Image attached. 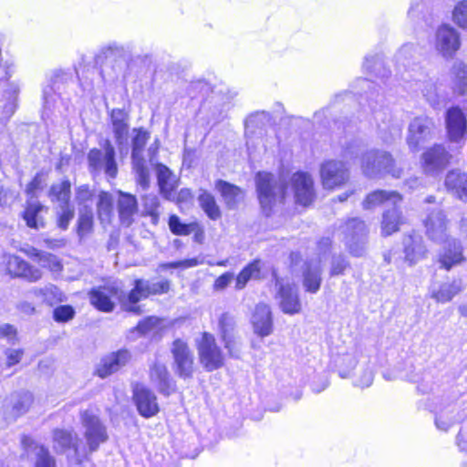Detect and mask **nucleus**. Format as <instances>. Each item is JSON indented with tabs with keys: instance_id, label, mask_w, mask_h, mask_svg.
Instances as JSON below:
<instances>
[{
	"instance_id": "nucleus-47",
	"label": "nucleus",
	"mask_w": 467,
	"mask_h": 467,
	"mask_svg": "<svg viewBox=\"0 0 467 467\" xmlns=\"http://www.w3.org/2000/svg\"><path fill=\"white\" fill-rule=\"evenodd\" d=\"M165 320L157 317H148L143 320L140 321L135 330L140 335H146L150 332H157L163 329L166 326Z\"/></svg>"
},
{
	"instance_id": "nucleus-18",
	"label": "nucleus",
	"mask_w": 467,
	"mask_h": 467,
	"mask_svg": "<svg viewBox=\"0 0 467 467\" xmlns=\"http://www.w3.org/2000/svg\"><path fill=\"white\" fill-rule=\"evenodd\" d=\"M322 283V265L319 256L306 261L302 266V285L306 292L317 294Z\"/></svg>"
},
{
	"instance_id": "nucleus-26",
	"label": "nucleus",
	"mask_w": 467,
	"mask_h": 467,
	"mask_svg": "<svg viewBox=\"0 0 467 467\" xmlns=\"http://www.w3.org/2000/svg\"><path fill=\"white\" fill-rule=\"evenodd\" d=\"M423 167L426 172L431 173L442 170L450 160V154L442 145H435L424 152Z\"/></svg>"
},
{
	"instance_id": "nucleus-11",
	"label": "nucleus",
	"mask_w": 467,
	"mask_h": 467,
	"mask_svg": "<svg viewBox=\"0 0 467 467\" xmlns=\"http://www.w3.org/2000/svg\"><path fill=\"white\" fill-rule=\"evenodd\" d=\"M171 352L173 358L175 373L183 379L192 378L194 358L187 343L182 339H175L171 345Z\"/></svg>"
},
{
	"instance_id": "nucleus-39",
	"label": "nucleus",
	"mask_w": 467,
	"mask_h": 467,
	"mask_svg": "<svg viewBox=\"0 0 467 467\" xmlns=\"http://www.w3.org/2000/svg\"><path fill=\"white\" fill-rule=\"evenodd\" d=\"M451 85L454 94L463 95L467 89V67L462 62H455L451 70Z\"/></svg>"
},
{
	"instance_id": "nucleus-28",
	"label": "nucleus",
	"mask_w": 467,
	"mask_h": 467,
	"mask_svg": "<svg viewBox=\"0 0 467 467\" xmlns=\"http://www.w3.org/2000/svg\"><path fill=\"white\" fill-rule=\"evenodd\" d=\"M77 444H80V440L72 430L55 429L52 431V447L56 453L62 454L72 449L75 454Z\"/></svg>"
},
{
	"instance_id": "nucleus-43",
	"label": "nucleus",
	"mask_w": 467,
	"mask_h": 467,
	"mask_svg": "<svg viewBox=\"0 0 467 467\" xmlns=\"http://www.w3.org/2000/svg\"><path fill=\"white\" fill-rule=\"evenodd\" d=\"M168 225L173 234L180 236H187L192 232L199 231V223L197 222L184 223L181 221L180 217L175 214L170 216Z\"/></svg>"
},
{
	"instance_id": "nucleus-64",
	"label": "nucleus",
	"mask_w": 467,
	"mask_h": 467,
	"mask_svg": "<svg viewBox=\"0 0 467 467\" xmlns=\"http://www.w3.org/2000/svg\"><path fill=\"white\" fill-rule=\"evenodd\" d=\"M103 54L108 56H122L125 53V48L123 46L113 42L109 43L108 46L102 48Z\"/></svg>"
},
{
	"instance_id": "nucleus-52",
	"label": "nucleus",
	"mask_w": 467,
	"mask_h": 467,
	"mask_svg": "<svg viewBox=\"0 0 467 467\" xmlns=\"http://www.w3.org/2000/svg\"><path fill=\"white\" fill-rule=\"evenodd\" d=\"M74 209L68 205H60L57 212V225L60 229H67L70 221L74 217Z\"/></svg>"
},
{
	"instance_id": "nucleus-5",
	"label": "nucleus",
	"mask_w": 467,
	"mask_h": 467,
	"mask_svg": "<svg viewBox=\"0 0 467 467\" xmlns=\"http://www.w3.org/2000/svg\"><path fill=\"white\" fill-rule=\"evenodd\" d=\"M170 290V281L161 280L153 282L150 280H135L134 288L129 293L127 298L122 301V307L125 311L134 314L141 312L140 306L136 304L150 295L165 294Z\"/></svg>"
},
{
	"instance_id": "nucleus-36",
	"label": "nucleus",
	"mask_w": 467,
	"mask_h": 467,
	"mask_svg": "<svg viewBox=\"0 0 467 467\" xmlns=\"http://www.w3.org/2000/svg\"><path fill=\"white\" fill-rule=\"evenodd\" d=\"M262 267L263 263L259 259L249 263L236 276L235 289L243 290L249 281L261 279Z\"/></svg>"
},
{
	"instance_id": "nucleus-41",
	"label": "nucleus",
	"mask_w": 467,
	"mask_h": 467,
	"mask_svg": "<svg viewBox=\"0 0 467 467\" xmlns=\"http://www.w3.org/2000/svg\"><path fill=\"white\" fill-rule=\"evenodd\" d=\"M198 202L205 214L212 220H217L221 217V210L215 198L207 191L200 190Z\"/></svg>"
},
{
	"instance_id": "nucleus-19",
	"label": "nucleus",
	"mask_w": 467,
	"mask_h": 467,
	"mask_svg": "<svg viewBox=\"0 0 467 467\" xmlns=\"http://www.w3.org/2000/svg\"><path fill=\"white\" fill-rule=\"evenodd\" d=\"M110 123L115 142L120 152H128V134H129V115L120 109H113L110 112Z\"/></svg>"
},
{
	"instance_id": "nucleus-24",
	"label": "nucleus",
	"mask_w": 467,
	"mask_h": 467,
	"mask_svg": "<svg viewBox=\"0 0 467 467\" xmlns=\"http://www.w3.org/2000/svg\"><path fill=\"white\" fill-rule=\"evenodd\" d=\"M254 331L258 336L267 337L273 332V317L270 306L260 303L256 305L252 317Z\"/></svg>"
},
{
	"instance_id": "nucleus-12",
	"label": "nucleus",
	"mask_w": 467,
	"mask_h": 467,
	"mask_svg": "<svg viewBox=\"0 0 467 467\" xmlns=\"http://www.w3.org/2000/svg\"><path fill=\"white\" fill-rule=\"evenodd\" d=\"M461 47L460 34L449 25L441 26L435 35V50L444 58H451Z\"/></svg>"
},
{
	"instance_id": "nucleus-56",
	"label": "nucleus",
	"mask_w": 467,
	"mask_h": 467,
	"mask_svg": "<svg viewBox=\"0 0 467 467\" xmlns=\"http://www.w3.org/2000/svg\"><path fill=\"white\" fill-rule=\"evenodd\" d=\"M224 348L227 349L230 357L238 358L241 354V343L235 335L222 338Z\"/></svg>"
},
{
	"instance_id": "nucleus-14",
	"label": "nucleus",
	"mask_w": 467,
	"mask_h": 467,
	"mask_svg": "<svg viewBox=\"0 0 467 467\" xmlns=\"http://www.w3.org/2000/svg\"><path fill=\"white\" fill-rule=\"evenodd\" d=\"M0 263L5 265L6 271L13 276L23 277L30 282H36L42 277V272L29 265L19 256L3 254L0 255Z\"/></svg>"
},
{
	"instance_id": "nucleus-62",
	"label": "nucleus",
	"mask_w": 467,
	"mask_h": 467,
	"mask_svg": "<svg viewBox=\"0 0 467 467\" xmlns=\"http://www.w3.org/2000/svg\"><path fill=\"white\" fill-rule=\"evenodd\" d=\"M24 352L22 349H12L8 348L5 350L6 356V366L12 367L16 364H18L22 359Z\"/></svg>"
},
{
	"instance_id": "nucleus-27",
	"label": "nucleus",
	"mask_w": 467,
	"mask_h": 467,
	"mask_svg": "<svg viewBox=\"0 0 467 467\" xmlns=\"http://www.w3.org/2000/svg\"><path fill=\"white\" fill-rule=\"evenodd\" d=\"M117 208L121 224L126 227L130 226L134 221V215L138 213L136 197L119 191Z\"/></svg>"
},
{
	"instance_id": "nucleus-3",
	"label": "nucleus",
	"mask_w": 467,
	"mask_h": 467,
	"mask_svg": "<svg viewBox=\"0 0 467 467\" xmlns=\"http://www.w3.org/2000/svg\"><path fill=\"white\" fill-rule=\"evenodd\" d=\"M361 170L365 176L376 178L383 174H390L399 178L400 169L397 168L392 156L384 150H370L361 157Z\"/></svg>"
},
{
	"instance_id": "nucleus-61",
	"label": "nucleus",
	"mask_w": 467,
	"mask_h": 467,
	"mask_svg": "<svg viewBox=\"0 0 467 467\" xmlns=\"http://www.w3.org/2000/svg\"><path fill=\"white\" fill-rule=\"evenodd\" d=\"M373 378V371L370 368H367L356 379V385L359 386L360 388H368L372 384Z\"/></svg>"
},
{
	"instance_id": "nucleus-59",
	"label": "nucleus",
	"mask_w": 467,
	"mask_h": 467,
	"mask_svg": "<svg viewBox=\"0 0 467 467\" xmlns=\"http://www.w3.org/2000/svg\"><path fill=\"white\" fill-rule=\"evenodd\" d=\"M234 279V274L232 272H226L221 275L213 283L214 291L224 290Z\"/></svg>"
},
{
	"instance_id": "nucleus-22",
	"label": "nucleus",
	"mask_w": 467,
	"mask_h": 467,
	"mask_svg": "<svg viewBox=\"0 0 467 467\" xmlns=\"http://www.w3.org/2000/svg\"><path fill=\"white\" fill-rule=\"evenodd\" d=\"M21 442L27 455L35 458V467H57L56 460L47 448L28 436H24Z\"/></svg>"
},
{
	"instance_id": "nucleus-63",
	"label": "nucleus",
	"mask_w": 467,
	"mask_h": 467,
	"mask_svg": "<svg viewBox=\"0 0 467 467\" xmlns=\"http://www.w3.org/2000/svg\"><path fill=\"white\" fill-rule=\"evenodd\" d=\"M92 197V192L88 185H81L76 190V200L79 204L85 203Z\"/></svg>"
},
{
	"instance_id": "nucleus-42",
	"label": "nucleus",
	"mask_w": 467,
	"mask_h": 467,
	"mask_svg": "<svg viewBox=\"0 0 467 467\" xmlns=\"http://www.w3.org/2000/svg\"><path fill=\"white\" fill-rule=\"evenodd\" d=\"M98 216L102 224L109 223L112 217L113 211V198L111 194L106 192H101L99 194L97 203Z\"/></svg>"
},
{
	"instance_id": "nucleus-6",
	"label": "nucleus",
	"mask_w": 467,
	"mask_h": 467,
	"mask_svg": "<svg viewBox=\"0 0 467 467\" xmlns=\"http://www.w3.org/2000/svg\"><path fill=\"white\" fill-rule=\"evenodd\" d=\"M135 133L132 138V168L136 174L137 182L143 189H147L150 184V171L143 157L144 147L147 144L150 134L143 129H134Z\"/></svg>"
},
{
	"instance_id": "nucleus-4",
	"label": "nucleus",
	"mask_w": 467,
	"mask_h": 467,
	"mask_svg": "<svg viewBox=\"0 0 467 467\" xmlns=\"http://www.w3.org/2000/svg\"><path fill=\"white\" fill-rule=\"evenodd\" d=\"M256 189L263 210L271 211L273 205L282 202L285 196V188L282 179L278 181L269 172H258L256 175Z\"/></svg>"
},
{
	"instance_id": "nucleus-8",
	"label": "nucleus",
	"mask_w": 467,
	"mask_h": 467,
	"mask_svg": "<svg viewBox=\"0 0 467 467\" xmlns=\"http://www.w3.org/2000/svg\"><path fill=\"white\" fill-rule=\"evenodd\" d=\"M88 161L93 172L104 171L110 178H115L118 173L115 150L109 140L105 141L103 150L92 149L88 154Z\"/></svg>"
},
{
	"instance_id": "nucleus-21",
	"label": "nucleus",
	"mask_w": 467,
	"mask_h": 467,
	"mask_svg": "<svg viewBox=\"0 0 467 467\" xmlns=\"http://www.w3.org/2000/svg\"><path fill=\"white\" fill-rule=\"evenodd\" d=\"M426 234L436 243L447 241L448 222L441 210L432 211L425 220Z\"/></svg>"
},
{
	"instance_id": "nucleus-17",
	"label": "nucleus",
	"mask_w": 467,
	"mask_h": 467,
	"mask_svg": "<svg viewBox=\"0 0 467 467\" xmlns=\"http://www.w3.org/2000/svg\"><path fill=\"white\" fill-rule=\"evenodd\" d=\"M290 182L296 202L304 206L309 205L315 198L312 177L306 172H296L293 174Z\"/></svg>"
},
{
	"instance_id": "nucleus-16",
	"label": "nucleus",
	"mask_w": 467,
	"mask_h": 467,
	"mask_svg": "<svg viewBox=\"0 0 467 467\" xmlns=\"http://www.w3.org/2000/svg\"><path fill=\"white\" fill-rule=\"evenodd\" d=\"M275 285L278 287L279 306L282 311L288 315H295L301 311L296 286L289 282L276 278Z\"/></svg>"
},
{
	"instance_id": "nucleus-25",
	"label": "nucleus",
	"mask_w": 467,
	"mask_h": 467,
	"mask_svg": "<svg viewBox=\"0 0 467 467\" xmlns=\"http://www.w3.org/2000/svg\"><path fill=\"white\" fill-rule=\"evenodd\" d=\"M130 355L127 350H119L104 357L97 368V374L100 378H106L125 366L130 360Z\"/></svg>"
},
{
	"instance_id": "nucleus-38",
	"label": "nucleus",
	"mask_w": 467,
	"mask_h": 467,
	"mask_svg": "<svg viewBox=\"0 0 467 467\" xmlns=\"http://www.w3.org/2000/svg\"><path fill=\"white\" fill-rule=\"evenodd\" d=\"M31 293L36 297L39 298L42 303H46L48 306H54L67 300V297L62 291L51 284H48L44 287H36L31 290Z\"/></svg>"
},
{
	"instance_id": "nucleus-55",
	"label": "nucleus",
	"mask_w": 467,
	"mask_h": 467,
	"mask_svg": "<svg viewBox=\"0 0 467 467\" xmlns=\"http://www.w3.org/2000/svg\"><path fill=\"white\" fill-rule=\"evenodd\" d=\"M38 262L43 267H47L52 272H59L62 269L60 261L52 254L42 253Z\"/></svg>"
},
{
	"instance_id": "nucleus-23",
	"label": "nucleus",
	"mask_w": 467,
	"mask_h": 467,
	"mask_svg": "<svg viewBox=\"0 0 467 467\" xmlns=\"http://www.w3.org/2000/svg\"><path fill=\"white\" fill-rule=\"evenodd\" d=\"M375 118L379 134L385 142H391L401 136L402 123L400 119L386 112H379Z\"/></svg>"
},
{
	"instance_id": "nucleus-44",
	"label": "nucleus",
	"mask_w": 467,
	"mask_h": 467,
	"mask_svg": "<svg viewBox=\"0 0 467 467\" xmlns=\"http://www.w3.org/2000/svg\"><path fill=\"white\" fill-rule=\"evenodd\" d=\"M93 230V212L90 208L85 206L79 211L78 219V235L83 239Z\"/></svg>"
},
{
	"instance_id": "nucleus-60",
	"label": "nucleus",
	"mask_w": 467,
	"mask_h": 467,
	"mask_svg": "<svg viewBox=\"0 0 467 467\" xmlns=\"http://www.w3.org/2000/svg\"><path fill=\"white\" fill-rule=\"evenodd\" d=\"M458 420L459 418L455 416L448 418L445 413H441L439 416L436 417L435 424L438 429L441 431H447Z\"/></svg>"
},
{
	"instance_id": "nucleus-29",
	"label": "nucleus",
	"mask_w": 467,
	"mask_h": 467,
	"mask_svg": "<svg viewBox=\"0 0 467 467\" xmlns=\"http://www.w3.org/2000/svg\"><path fill=\"white\" fill-rule=\"evenodd\" d=\"M150 380L163 395L169 396L175 390V386L165 365L155 363L150 368Z\"/></svg>"
},
{
	"instance_id": "nucleus-35",
	"label": "nucleus",
	"mask_w": 467,
	"mask_h": 467,
	"mask_svg": "<svg viewBox=\"0 0 467 467\" xmlns=\"http://www.w3.org/2000/svg\"><path fill=\"white\" fill-rule=\"evenodd\" d=\"M47 208L37 201L28 202L23 213V219L29 228L38 230L45 227L43 213H47Z\"/></svg>"
},
{
	"instance_id": "nucleus-34",
	"label": "nucleus",
	"mask_w": 467,
	"mask_h": 467,
	"mask_svg": "<svg viewBox=\"0 0 467 467\" xmlns=\"http://www.w3.org/2000/svg\"><path fill=\"white\" fill-rule=\"evenodd\" d=\"M116 295V291L109 287H99L90 291L89 300L97 309L111 312L114 308L112 297H115Z\"/></svg>"
},
{
	"instance_id": "nucleus-9",
	"label": "nucleus",
	"mask_w": 467,
	"mask_h": 467,
	"mask_svg": "<svg viewBox=\"0 0 467 467\" xmlns=\"http://www.w3.org/2000/svg\"><path fill=\"white\" fill-rule=\"evenodd\" d=\"M198 352L200 362L206 370L213 371L223 365V355L212 334H202L198 342Z\"/></svg>"
},
{
	"instance_id": "nucleus-50",
	"label": "nucleus",
	"mask_w": 467,
	"mask_h": 467,
	"mask_svg": "<svg viewBox=\"0 0 467 467\" xmlns=\"http://www.w3.org/2000/svg\"><path fill=\"white\" fill-rule=\"evenodd\" d=\"M19 86L15 83L8 85V88L5 90L8 101L4 106V113L9 118L12 116L16 109V99L19 93Z\"/></svg>"
},
{
	"instance_id": "nucleus-2",
	"label": "nucleus",
	"mask_w": 467,
	"mask_h": 467,
	"mask_svg": "<svg viewBox=\"0 0 467 467\" xmlns=\"http://www.w3.org/2000/svg\"><path fill=\"white\" fill-rule=\"evenodd\" d=\"M401 202V196L397 192L378 190L369 193L363 202L365 209H371L378 205L389 206L382 217V234L390 235L399 231L400 225L403 223V218L397 205Z\"/></svg>"
},
{
	"instance_id": "nucleus-40",
	"label": "nucleus",
	"mask_w": 467,
	"mask_h": 467,
	"mask_svg": "<svg viewBox=\"0 0 467 467\" xmlns=\"http://www.w3.org/2000/svg\"><path fill=\"white\" fill-rule=\"evenodd\" d=\"M462 289V283L460 279H455L451 283L442 284L439 289L431 290V297L438 303H447L451 301Z\"/></svg>"
},
{
	"instance_id": "nucleus-15",
	"label": "nucleus",
	"mask_w": 467,
	"mask_h": 467,
	"mask_svg": "<svg viewBox=\"0 0 467 467\" xmlns=\"http://www.w3.org/2000/svg\"><path fill=\"white\" fill-rule=\"evenodd\" d=\"M446 130L451 142L462 143L466 140L467 119L463 111L458 107H452L446 112Z\"/></svg>"
},
{
	"instance_id": "nucleus-10",
	"label": "nucleus",
	"mask_w": 467,
	"mask_h": 467,
	"mask_svg": "<svg viewBox=\"0 0 467 467\" xmlns=\"http://www.w3.org/2000/svg\"><path fill=\"white\" fill-rule=\"evenodd\" d=\"M320 178L325 189L334 190L348 181L349 172L344 162L331 160L321 164Z\"/></svg>"
},
{
	"instance_id": "nucleus-13",
	"label": "nucleus",
	"mask_w": 467,
	"mask_h": 467,
	"mask_svg": "<svg viewBox=\"0 0 467 467\" xmlns=\"http://www.w3.org/2000/svg\"><path fill=\"white\" fill-rule=\"evenodd\" d=\"M434 123L431 119L420 116L414 118L409 125L407 143L413 151L419 150L420 146L431 136Z\"/></svg>"
},
{
	"instance_id": "nucleus-1",
	"label": "nucleus",
	"mask_w": 467,
	"mask_h": 467,
	"mask_svg": "<svg viewBox=\"0 0 467 467\" xmlns=\"http://www.w3.org/2000/svg\"><path fill=\"white\" fill-rule=\"evenodd\" d=\"M80 420L84 428L86 444H82L80 441V444L75 445V462L77 464H81L89 454L96 451L100 444L108 440L106 427L92 410L82 411Z\"/></svg>"
},
{
	"instance_id": "nucleus-30",
	"label": "nucleus",
	"mask_w": 467,
	"mask_h": 467,
	"mask_svg": "<svg viewBox=\"0 0 467 467\" xmlns=\"http://www.w3.org/2000/svg\"><path fill=\"white\" fill-rule=\"evenodd\" d=\"M447 245L444 247L443 253L440 254L439 262L446 270L451 269L453 266L462 264L465 258L462 254V246L458 240H448Z\"/></svg>"
},
{
	"instance_id": "nucleus-51",
	"label": "nucleus",
	"mask_w": 467,
	"mask_h": 467,
	"mask_svg": "<svg viewBox=\"0 0 467 467\" xmlns=\"http://www.w3.org/2000/svg\"><path fill=\"white\" fill-rule=\"evenodd\" d=\"M219 329L221 337L224 338L234 335V317L228 313H223L219 318Z\"/></svg>"
},
{
	"instance_id": "nucleus-49",
	"label": "nucleus",
	"mask_w": 467,
	"mask_h": 467,
	"mask_svg": "<svg viewBox=\"0 0 467 467\" xmlns=\"http://www.w3.org/2000/svg\"><path fill=\"white\" fill-rule=\"evenodd\" d=\"M423 96L433 106H438L445 100V97L440 94L439 88L433 81H427L421 89Z\"/></svg>"
},
{
	"instance_id": "nucleus-46",
	"label": "nucleus",
	"mask_w": 467,
	"mask_h": 467,
	"mask_svg": "<svg viewBox=\"0 0 467 467\" xmlns=\"http://www.w3.org/2000/svg\"><path fill=\"white\" fill-rule=\"evenodd\" d=\"M12 411L15 416L26 413L33 402V396L30 392L25 391L12 396Z\"/></svg>"
},
{
	"instance_id": "nucleus-58",
	"label": "nucleus",
	"mask_w": 467,
	"mask_h": 467,
	"mask_svg": "<svg viewBox=\"0 0 467 467\" xmlns=\"http://www.w3.org/2000/svg\"><path fill=\"white\" fill-rule=\"evenodd\" d=\"M348 267V263L342 255H335L331 261L330 275H343L345 270Z\"/></svg>"
},
{
	"instance_id": "nucleus-54",
	"label": "nucleus",
	"mask_w": 467,
	"mask_h": 467,
	"mask_svg": "<svg viewBox=\"0 0 467 467\" xmlns=\"http://www.w3.org/2000/svg\"><path fill=\"white\" fill-rule=\"evenodd\" d=\"M75 310L71 306L63 305L56 307L53 311V317L57 322L64 323L73 319Z\"/></svg>"
},
{
	"instance_id": "nucleus-57",
	"label": "nucleus",
	"mask_w": 467,
	"mask_h": 467,
	"mask_svg": "<svg viewBox=\"0 0 467 467\" xmlns=\"http://www.w3.org/2000/svg\"><path fill=\"white\" fill-rule=\"evenodd\" d=\"M144 206H145V210L148 213V214L150 216H151V218L154 222H156L160 215V213H159L160 202L158 200V197L155 195L146 196L144 199Z\"/></svg>"
},
{
	"instance_id": "nucleus-31",
	"label": "nucleus",
	"mask_w": 467,
	"mask_h": 467,
	"mask_svg": "<svg viewBox=\"0 0 467 467\" xmlns=\"http://www.w3.org/2000/svg\"><path fill=\"white\" fill-rule=\"evenodd\" d=\"M156 173L161 193L168 200H174V191L177 187L175 175L163 164L156 166Z\"/></svg>"
},
{
	"instance_id": "nucleus-33",
	"label": "nucleus",
	"mask_w": 467,
	"mask_h": 467,
	"mask_svg": "<svg viewBox=\"0 0 467 467\" xmlns=\"http://www.w3.org/2000/svg\"><path fill=\"white\" fill-rule=\"evenodd\" d=\"M445 186L453 195L467 202V173L460 171H450L445 178Z\"/></svg>"
},
{
	"instance_id": "nucleus-48",
	"label": "nucleus",
	"mask_w": 467,
	"mask_h": 467,
	"mask_svg": "<svg viewBox=\"0 0 467 467\" xmlns=\"http://www.w3.org/2000/svg\"><path fill=\"white\" fill-rule=\"evenodd\" d=\"M358 352L347 353L339 358L338 373L341 378L349 376L351 370L356 367Z\"/></svg>"
},
{
	"instance_id": "nucleus-37",
	"label": "nucleus",
	"mask_w": 467,
	"mask_h": 467,
	"mask_svg": "<svg viewBox=\"0 0 467 467\" xmlns=\"http://www.w3.org/2000/svg\"><path fill=\"white\" fill-rule=\"evenodd\" d=\"M215 188L221 193L225 204L230 209L234 208L244 198L242 190L227 182L222 180L217 181Z\"/></svg>"
},
{
	"instance_id": "nucleus-20",
	"label": "nucleus",
	"mask_w": 467,
	"mask_h": 467,
	"mask_svg": "<svg viewBox=\"0 0 467 467\" xmlns=\"http://www.w3.org/2000/svg\"><path fill=\"white\" fill-rule=\"evenodd\" d=\"M133 399L141 416L150 418L158 413L157 398L149 389L137 385L133 390Z\"/></svg>"
},
{
	"instance_id": "nucleus-32",
	"label": "nucleus",
	"mask_w": 467,
	"mask_h": 467,
	"mask_svg": "<svg viewBox=\"0 0 467 467\" xmlns=\"http://www.w3.org/2000/svg\"><path fill=\"white\" fill-rule=\"evenodd\" d=\"M427 253L420 235L410 234L404 239L405 260L413 265L422 259Z\"/></svg>"
},
{
	"instance_id": "nucleus-7",
	"label": "nucleus",
	"mask_w": 467,
	"mask_h": 467,
	"mask_svg": "<svg viewBox=\"0 0 467 467\" xmlns=\"http://www.w3.org/2000/svg\"><path fill=\"white\" fill-rule=\"evenodd\" d=\"M340 233L349 253L357 257L362 256L367 249L368 230L365 223L358 218L348 220L340 226Z\"/></svg>"
},
{
	"instance_id": "nucleus-45",
	"label": "nucleus",
	"mask_w": 467,
	"mask_h": 467,
	"mask_svg": "<svg viewBox=\"0 0 467 467\" xmlns=\"http://www.w3.org/2000/svg\"><path fill=\"white\" fill-rule=\"evenodd\" d=\"M71 184L69 181L65 180L59 183L52 185L50 189V197L52 201L58 202L60 205H68L70 199Z\"/></svg>"
},
{
	"instance_id": "nucleus-53",
	"label": "nucleus",
	"mask_w": 467,
	"mask_h": 467,
	"mask_svg": "<svg viewBox=\"0 0 467 467\" xmlns=\"http://www.w3.org/2000/svg\"><path fill=\"white\" fill-rule=\"evenodd\" d=\"M453 20L462 28L467 30V1L460 2L453 10Z\"/></svg>"
}]
</instances>
